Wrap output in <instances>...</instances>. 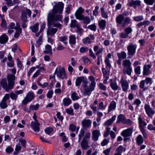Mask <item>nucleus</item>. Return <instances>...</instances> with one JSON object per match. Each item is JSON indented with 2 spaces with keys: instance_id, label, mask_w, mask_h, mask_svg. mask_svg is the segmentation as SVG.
<instances>
[{
  "instance_id": "774afa93",
  "label": "nucleus",
  "mask_w": 155,
  "mask_h": 155,
  "mask_svg": "<svg viewBox=\"0 0 155 155\" xmlns=\"http://www.w3.org/2000/svg\"><path fill=\"white\" fill-rule=\"evenodd\" d=\"M83 60L85 64H90L91 62V61L88 58H83Z\"/></svg>"
},
{
  "instance_id": "6e6552de",
  "label": "nucleus",
  "mask_w": 155,
  "mask_h": 155,
  "mask_svg": "<svg viewBox=\"0 0 155 155\" xmlns=\"http://www.w3.org/2000/svg\"><path fill=\"white\" fill-rule=\"evenodd\" d=\"M120 83L123 91L124 92H126L129 87V83L127 81L124 79V78L122 77L120 81Z\"/></svg>"
},
{
  "instance_id": "c03bdc74",
  "label": "nucleus",
  "mask_w": 155,
  "mask_h": 155,
  "mask_svg": "<svg viewBox=\"0 0 155 155\" xmlns=\"http://www.w3.org/2000/svg\"><path fill=\"white\" fill-rule=\"evenodd\" d=\"M22 12H24L25 14H26L27 15H28L29 18L31 17V12L30 9L27 8H25L24 10L22 11Z\"/></svg>"
},
{
  "instance_id": "0eeeda50",
  "label": "nucleus",
  "mask_w": 155,
  "mask_h": 155,
  "mask_svg": "<svg viewBox=\"0 0 155 155\" xmlns=\"http://www.w3.org/2000/svg\"><path fill=\"white\" fill-rule=\"evenodd\" d=\"M117 25V26H121L122 27L124 28L126 26L129 25L131 22V19L129 17H127L124 18L123 21H122L121 23L119 22V21L116 20Z\"/></svg>"
},
{
  "instance_id": "aec40b11",
  "label": "nucleus",
  "mask_w": 155,
  "mask_h": 155,
  "mask_svg": "<svg viewBox=\"0 0 155 155\" xmlns=\"http://www.w3.org/2000/svg\"><path fill=\"white\" fill-rule=\"evenodd\" d=\"M116 103L114 101H112L110 102L108 107V113L116 109Z\"/></svg>"
},
{
  "instance_id": "09e8293b",
  "label": "nucleus",
  "mask_w": 155,
  "mask_h": 155,
  "mask_svg": "<svg viewBox=\"0 0 155 155\" xmlns=\"http://www.w3.org/2000/svg\"><path fill=\"white\" fill-rule=\"evenodd\" d=\"M8 107V105L6 103V101L2 100L1 102H0V107L2 109H4Z\"/></svg>"
},
{
  "instance_id": "4d7b16f0",
  "label": "nucleus",
  "mask_w": 155,
  "mask_h": 155,
  "mask_svg": "<svg viewBox=\"0 0 155 155\" xmlns=\"http://www.w3.org/2000/svg\"><path fill=\"white\" fill-rule=\"evenodd\" d=\"M66 111L67 114L69 115L73 116L74 114L73 112V110L72 108H69L66 109Z\"/></svg>"
},
{
  "instance_id": "ddd939ff",
  "label": "nucleus",
  "mask_w": 155,
  "mask_h": 155,
  "mask_svg": "<svg viewBox=\"0 0 155 155\" xmlns=\"http://www.w3.org/2000/svg\"><path fill=\"white\" fill-rule=\"evenodd\" d=\"M50 25H48V27ZM58 31V29L48 27L47 30V35L48 36H53Z\"/></svg>"
},
{
  "instance_id": "5701e85b",
  "label": "nucleus",
  "mask_w": 155,
  "mask_h": 155,
  "mask_svg": "<svg viewBox=\"0 0 155 155\" xmlns=\"http://www.w3.org/2000/svg\"><path fill=\"white\" fill-rule=\"evenodd\" d=\"M44 52L45 54L52 55L53 52L51 46L48 44L47 45L45 46V50Z\"/></svg>"
},
{
  "instance_id": "680f3d73",
  "label": "nucleus",
  "mask_w": 155,
  "mask_h": 155,
  "mask_svg": "<svg viewBox=\"0 0 155 155\" xmlns=\"http://www.w3.org/2000/svg\"><path fill=\"white\" fill-rule=\"evenodd\" d=\"M98 86L100 89L103 91H105L106 89V87L102 83H99Z\"/></svg>"
},
{
  "instance_id": "5fc2aeb1",
  "label": "nucleus",
  "mask_w": 155,
  "mask_h": 155,
  "mask_svg": "<svg viewBox=\"0 0 155 155\" xmlns=\"http://www.w3.org/2000/svg\"><path fill=\"white\" fill-rule=\"evenodd\" d=\"M146 84H149L150 86L152 83L153 81L152 79L149 77H147L144 80Z\"/></svg>"
},
{
  "instance_id": "cd10ccee",
  "label": "nucleus",
  "mask_w": 155,
  "mask_h": 155,
  "mask_svg": "<svg viewBox=\"0 0 155 155\" xmlns=\"http://www.w3.org/2000/svg\"><path fill=\"white\" fill-rule=\"evenodd\" d=\"M69 43L71 45H74L76 43V37L73 35L69 36Z\"/></svg>"
},
{
  "instance_id": "9d476101",
  "label": "nucleus",
  "mask_w": 155,
  "mask_h": 155,
  "mask_svg": "<svg viewBox=\"0 0 155 155\" xmlns=\"http://www.w3.org/2000/svg\"><path fill=\"white\" fill-rule=\"evenodd\" d=\"M110 87L113 90L115 91L120 89V87L118 85L115 80L110 79Z\"/></svg>"
},
{
  "instance_id": "2f4dec72",
  "label": "nucleus",
  "mask_w": 155,
  "mask_h": 155,
  "mask_svg": "<svg viewBox=\"0 0 155 155\" xmlns=\"http://www.w3.org/2000/svg\"><path fill=\"white\" fill-rule=\"evenodd\" d=\"M136 141L137 144L140 145L143 143L144 141L141 135H139L136 138Z\"/></svg>"
},
{
  "instance_id": "a878e982",
  "label": "nucleus",
  "mask_w": 155,
  "mask_h": 155,
  "mask_svg": "<svg viewBox=\"0 0 155 155\" xmlns=\"http://www.w3.org/2000/svg\"><path fill=\"white\" fill-rule=\"evenodd\" d=\"M71 103V101L69 97L65 98L63 100V104L64 106H68Z\"/></svg>"
},
{
  "instance_id": "ea45409f",
  "label": "nucleus",
  "mask_w": 155,
  "mask_h": 155,
  "mask_svg": "<svg viewBox=\"0 0 155 155\" xmlns=\"http://www.w3.org/2000/svg\"><path fill=\"white\" fill-rule=\"evenodd\" d=\"M39 24L36 23L34 25L30 27V29L34 32H36L38 30Z\"/></svg>"
},
{
  "instance_id": "49530a36",
  "label": "nucleus",
  "mask_w": 155,
  "mask_h": 155,
  "mask_svg": "<svg viewBox=\"0 0 155 155\" xmlns=\"http://www.w3.org/2000/svg\"><path fill=\"white\" fill-rule=\"evenodd\" d=\"M78 24L75 20H72L70 26L71 28L77 27L78 26Z\"/></svg>"
},
{
  "instance_id": "39448f33",
  "label": "nucleus",
  "mask_w": 155,
  "mask_h": 155,
  "mask_svg": "<svg viewBox=\"0 0 155 155\" xmlns=\"http://www.w3.org/2000/svg\"><path fill=\"white\" fill-rule=\"evenodd\" d=\"M82 82L83 84H82V86L83 87H87V84L88 83V81L86 77L81 76L78 77L76 79L75 82V85L76 86H79Z\"/></svg>"
},
{
  "instance_id": "603ef678",
  "label": "nucleus",
  "mask_w": 155,
  "mask_h": 155,
  "mask_svg": "<svg viewBox=\"0 0 155 155\" xmlns=\"http://www.w3.org/2000/svg\"><path fill=\"white\" fill-rule=\"evenodd\" d=\"M10 96L12 99L16 101L18 97V96L15 92H11L10 94Z\"/></svg>"
},
{
  "instance_id": "f03ea898",
  "label": "nucleus",
  "mask_w": 155,
  "mask_h": 155,
  "mask_svg": "<svg viewBox=\"0 0 155 155\" xmlns=\"http://www.w3.org/2000/svg\"><path fill=\"white\" fill-rule=\"evenodd\" d=\"M88 79L89 81L91 82L89 87H84V93L85 95L89 96L92 91H93L95 88L96 82L93 76H89L88 77Z\"/></svg>"
},
{
  "instance_id": "338daca9",
  "label": "nucleus",
  "mask_w": 155,
  "mask_h": 155,
  "mask_svg": "<svg viewBox=\"0 0 155 155\" xmlns=\"http://www.w3.org/2000/svg\"><path fill=\"white\" fill-rule=\"evenodd\" d=\"M53 93L54 92L52 90H50L47 94V97L49 98H51Z\"/></svg>"
},
{
  "instance_id": "8fccbe9b",
  "label": "nucleus",
  "mask_w": 155,
  "mask_h": 155,
  "mask_svg": "<svg viewBox=\"0 0 155 155\" xmlns=\"http://www.w3.org/2000/svg\"><path fill=\"white\" fill-rule=\"evenodd\" d=\"M71 98L73 101L78 100L79 99V97L77 95V94L75 92H74L72 93Z\"/></svg>"
},
{
  "instance_id": "9b49d317",
  "label": "nucleus",
  "mask_w": 155,
  "mask_h": 155,
  "mask_svg": "<svg viewBox=\"0 0 155 155\" xmlns=\"http://www.w3.org/2000/svg\"><path fill=\"white\" fill-rule=\"evenodd\" d=\"M84 10L81 7H80L77 10L75 13V16L76 18L79 19L84 15L82 14L84 12Z\"/></svg>"
},
{
  "instance_id": "052dcab7",
  "label": "nucleus",
  "mask_w": 155,
  "mask_h": 155,
  "mask_svg": "<svg viewBox=\"0 0 155 155\" xmlns=\"http://www.w3.org/2000/svg\"><path fill=\"white\" fill-rule=\"evenodd\" d=\"M60 135L62 137V140L63 142H66L67 141L68 138L66 137V136L65 135L64 133L62 132Z\"/></svg>"
},
{
  "instance_id": "bb28decb",
  "label": "nucleus",
  "mask_w": 155,
  "mask_h": 155,
  "mask_svg": "<svg viewBox=\"0 0 155 155\" xmlns=\"http://www.w3.org/2000/svg\"><path fill=\"white\" fill-rule=\"evenodd\" d=\"M117 56L118 58L121 59H124L127 57V54L124 51H122L120 53H118L117 54Z\"/></svg>"
},
{
  "instance_id": "6e6d98bb",
  "label": "nucleus",
  "mask_w": 155,
  "mask_h": 155,
  "mask_svg": "<svg viewBox=\"0 0 155 155\" xmlns=\"http://www.w3.org/2000/svg\"><path fill=\"white\" fill-rule=\"evenodd\" d=\"M84 130L83 129H81V130L80 133L78 135V141L80 142L81 138L84 136Z\"/></svg>"
},
{
  "instance_id": "e433bc0d",
  "label": "nucleus",
  "mask_w": 155,
  "mask_h": 155,
  "mask_svg": "<svg viewBox=\"0 0 155 155\" xmlns=\"http://www.w3.org/2000/svg\"><path fill=\"white\" fill-rule=\"evenodd\" d=\"M8 40V37L5 35H3L0 37V43L4 44L7 42Z\"/></svg>"
},
{
  "instance_id": "4468645a",
  "label": "nucleus",
  "mask_w": 155,
  "mask_h": 155,
  "mask_svg": "<svg viewBox=\"0 0 155 155\" xmlns=\"http://www.w3.org/2000/svg\"><path fill=\"white\" fill-rule=\"evenodd\" d=\"M133 132V129L129 128L123 130L121 135L124 137H127L130 136Z\"/></svg>"
},
{
  "instance_id": "2eb2a0df",
  "label": "nucleus",
  "mask_w": 155,
  "mask_h": 155,
  "mask_svg": "<svg viewBox=\"0 0 155 155\" xmlns=\"http://www.w3.org/2000/svg\"><path fill=\"white\" fill-rule=\"evenodd\" d=\"M100 135L101 133L99 131L97 130H94L92 132V139L94 141H97L98 140Z\"/></svg>"
},
{
  "instance_id": "f3484780",
  "label": "nucleus",
  "mask_w": 155,
  "mask_h": 155,
  "mask_svg": "<svg viewBox=\"0 0 155 155\" xmlns=\"http://www.w3.org/2000/svg\"><path fill=\"white\" fill-rule=\"evenodd\" d=\"M31 125L35 131H39L40 129V127H39L40 124L38 121L36 122L32 121L31 123Z\"/></svg>"
},
{
  "instance_id": "e2e57ef3",
  "label": "nucleus",
  "mask_w": 155,
  "mask_h": 155,
  "mask_svg": "<svg viewBox=\"0 0 155 155\" xmlns=\"http://www.w3.org/2000/svg\"><path fill=\"white\" fill-rule=\"evenodd\" d=\"M16 32L14 34V37L15 38H18L19 35L21 33L22 29H19V30L16 29Z\"/></svg>"
},
{
  "instance_id": "1a4fd4ad",
  "label": "nucleus",
  "mask_w": 155,
  "mask_h": 155,
  "mask_svg": "<svg viewBox=\"0 0 155 155\" xmlns=\"http://www.w3.org/2000/svg\"><path fill=\"white\" fill-rule=\"evenodd\" d=\"M144 107L146 112L147 115L150 117H152V116L155 113L154 111L148 104H146L144 105Z\"/></svg>"
},
{
  "instance_id": "6ab92c4d",
  "label": "nucleus",
  "mask_w": 155,
  "mask_h": 155,
  "mask_svg": "<svg viewBox=\"0 0 155 155\" xmlns=\"http://www.w3.org/2000/svg\"><path fill=\"white\" fill-rule=\"evenodd\" d=\"M15 77V75L12 74L9 75L7 77L8 82L11 85L13 88L14 85Z\"/></svg>"
},
{
  "instance_id": "37998d69",
  "label": "nucleus",
  "mask_w": 155,
  "mask_h": 155,
  "mask_svg": "<svg viewBox=\"0 0 155 155\" xmlns=\"http://www.w3.org/2000/svg\"><path fill=\"white\" fill-rule=\"evenodd\" d=\"M59 40L60 41L63 42V43L66 45L68 44V42L66 41L68 39V37L66 36H63L60 37L59 38Z\"/></svg>"
},
{
  "instance_id": "79ce46f5",
  "label": "nucleus",
  "mask_w": 155,
  "mask_h": 155,
  "mask_svg": "<svg viewBox=\"0 0 155 155\" xmlns=\"http://www.w3.org/2000/svg\"><path fill=\"white\" fill-rule=\"evenodd\" d=\"M20 18L23 22H27L28 21V16L26 14H25L24 12H21Z\"/></svg>"
},
{
  "instance_id": "13d9d810",
  "label": "nucleus",
  "mask_w": 155,
  "mask_h": 155,
  "mask_svg": "<svg viewBox=\"0 0 155 155\" xmlns=\"http://www.w3.org/2000/svg\"><path fill=\"white\" fill-rule=\"evenodd\" d=\"M133 19L135 21H139L143 20V18L142 16H139L134 17Z\"/></svg>"
},
{
  "instance_id": "c9c22d12",
  "label": "nucleus",
  "mask_w": 155,
  "mask_h": 155,
  "mask_svg": "<svg viewBox=\"0 0 155 155\" xmlns=\"http://www.w3.org/2000/svg\"><path fill=\"white\" fill-rule=\"evenodd\" d=\"M131 63L129 60H125L123 61L122 65L123 67H131Z\"/></svg>"
},
{
  "instance_id": "a18cd8bd",
  "label": "nucleus",
  "mask_w": 155,
  "mask_h": 155,
  "mask_svg": "<svg viewBox=\"0 0 155 155\" xmlns=\"http://www.w3.org/2000/svg\"><path fill=\"white\" fill-rule=\"evenodd\" d=\"M150 24V22L147 20H146L138 23L137 24V26L140 27V26L143 25H149Z\"/></svg>"
},
{
  "instance_id": "58836bf2",
  "label": "nucleus",
  "mask_w": 155,
  "mask_h": 155,
  "mask_svg": "<svg viewBox=\"0 0 155 155\" xmlns=\"http://www.w3.org/2000/svg\"><path fill=\"white\" fill-rule=\"evenodd\" d=\"M140 1L139 0H131L130 3V6H140Z\"/></svg>"
},
{
  "instance_id": "7ed1b4c3",
  "label": "nucleus",
  "mask_w": 155,
  "mask_h": 155,
  "mask_svg": "<svg viewBox=\"0 0 155 155\" xmlns=\"http://www.w3.org/2000/svg\"><path fill=\"white\" fill-rule=\"evenodd\" d=\"M54 74H56L58 77L62 79L67 78V75L64 67L59 66L58 69V68H56L54 72Z\"/></svg>"
},
{
  "instance_id": "4c0bfd02",
  "label": "nucleus",
  "mask_w": 155,
  "mask_h": 155,
  "mask_svg": "<svg viewBox=\"0 0 155 155\" xmlns=\"http://www.w3.org/2000/svg\"><path fill=\"white\" fill-rule=\"evenodd\" d=\"M125 116L123 114H120L117 117V122L120 123V122L124 123L125 119Z\"/></svg>"
},
{
  "instance_id": "20e7f679",
  "label": "nucleus",
  "mask_w": 155,
  "mask_h": 155,
  "mask_svg": "<svg viewBox=\"0 0 155 155\" xmlns=\"http://www.w3.org/2000/svg\"><path fill=\"white\" fill-rule=\"evenodd\" d=\"M137 45L132 43H130L127 47L128 58H132L136 53Z\"/></svg>"
},
{
  "instance_id": "a19ab883",
  "label": "nucleus",
  "mask_w": 155,
  "mask_h": 155,
  "mask_svg": "<svg viewBox=\"0 0 155 155\" xmlns=\"http://www.w3.org/2000/svg\"><path fill=\"white\" fill-rule=\"evenodd\" d=\"M116 117V116H113L111 119L105 122L104 123V125L107 126L111 125L113 123V122L115 120Z\"/></svg>"
},
{
  "instance_id": "f704fd0d",
  "label": "nucleus",
  "mask_w": 155,
  "mask_h": 155,
  "mask_svg": "<svg viewBox=\"0 0 155 155\" xmlns=\"http://www.w3.org/2000/svg\"><path fill=\"white\" fill-rule=\"evenodd\" d=\"M98 25L100 28L102 30L104 29L106 26V21L104 20H101L98 22Z\"/></svg>"
},
{
  "instance_id": "bf43d9fd",
  "label": "nucleus",
  "mask_w": 155,
  "mask_h": 155,
  "mask_svg": "<svg viewBox=\"0 0 155 155\" xmlns=\"http://www.w3.org/2000/svg\"><path fill=\"white\" fill-rule=\"evenodd\" d=\"M124 31L128 35L132 32V29L130 27H129L126 28L124 29Z\"/></svg>"
},
{
  "instance_id": "f8f14e48",
  "label": "nucleus",
  "mask_w": 155,
  "mask_h": 155,
  "mask_svg": "<svg viewBox=\"0 0 155 155\" xmlns=\"http://www.w3.org/2000/svg\"><path fill=\"white\" fill-rule=\"evenodd\" d=\"M129 15V12L127 11L124 12L122 14H119L118 15L116 18V20L119 21V22L121 23L122 21H123L125 18L124 16H127Z\"/></svg>"
},
{
  "instance_id": "864d4df0",
  "label": "nucleus",
  "mask_w": 155,
  "mask_h": 155,
  "mask_svg": "<svg viewBox=\"0 0 155 155\" xmlns=\"http://www.w3.org/2000/svg\"><path fill=\"white\" fill-rule=\"evenodd\" d=\"M99 7L97 6H96L95 7L93 11V15L95 16H97L99 14L98 10Z\"/></svg>"
},
{
  "instance_id": "0e129e2a",
  "label": "nucleus",
  "mask_w": 155,
  "mask_h": 155,
  "mask_svg": "<svg viewBox=\"0 0 155 155\" xmlns=\"http://www.w3.org/2000/svg\"><path fill=\"white\" fill-rule=\"evenodd\" d=\"M53 130V129L51 127H48L45 129V133L48 134H50Z\"/></svg>"
},
{
  "instance_id": "b1692460",
  "label": "nucleus",
  "mask_w": 155,
  "mask_h": 155,
  "mask_svg": "<svg viewBox=\"0 0 155 155\" xmlns=\"http://www.w3.org/2000/svg\"><path fill=\"white\" fill-rule=\"evenodd\" d=\"M124 74H127L129 76H130L132 71V69L131 67H124L123 70Z\"/></svg>"
},
{
  "instance_id": "7c9ffc66",
  "label": "nucleus",
  "mask_w": 155,
  "mask_h": 155,
  "mask_svg": "<svg viewBox=\"0 0 155 155\" xmlns=\"http://www.w3.org/2000/svg\"><path fill=\"white\" fill-rule=\"evenodd\" d=\"M5 52L4 51H0V59H2L1 60V62L4 63L7 61V58L6 57L4 58L5 54Z\"/></svg>"
},
{
  "instance_id": "c85d7f7f",
  "label": "nucleus",
  "mask_w": 155,
  "mask_h": 155,
  "mask_svg": "<svg viewBox=\"0 0 155 155\" xmlns=\"http://www.w3.org/2000/svg\"><path fill=\"white\" fill-rule=\"evenodd\" d=\"M101 16L104 18L107 19L108 18V13L104 10V8L102 7L100 8Z\"/></svg>"
},
{
  "instance_id": "de8ad7c7",
  "label": "nucleus",
  "mask_w": 155,
  "mask_h": 155,
  "mask_svg": "<svg viewBox=\"0 0 155 155\" xmlns=\"http://www.w3.org/2000/svg\"><path fill=\"white\" fill-rule=\"evenodd\" d=\"M82 42L84 44H90L91 43V41L89 37H87L82 39Z\"/></svg>"
},
{
  "instance_id": "412c9836",
  "label": "nucleus",
  "mask_w": 155,
  "mask_h": 155,
  "mask_svg": "<svg viewBox=\"0 0 155 155\" xmlns=\"http://www.w3.org/2000/svg\"><path fill=\"white\" fill-rule=\"evenodd\" d=\"M138 122L139 124V127L140 129L144 128L143 127L145 126L147 124L143 120L141 116L140 115L138 118Z\"/></svg>"
},
{
  "instance_id": "72a5a7b5",
  "label": "nucleus",
  "mask_w": 155,
  "mask_h": 155,
  "mask_svg": "<svg viewBox=\"0 0 155 155\" xmlns=\"http://www.w3.org/2000/svg\"><path fill=\"white\" fill-rule=\"evenodd\" d=\"M26 97L30 101H31L33 100L35 97L34 93L32 92H29L27 94Z\"/></svg>"
},
{
  "instance_id": "473e14b6",
  "label": "nucleus",
  "mask_w": 155,
  "mask_h": 155,
  "mask_svg": "<svg viewBox=\"0 0 155 155\" xmlns=\"http://www.w3.org/2000/svg\"><path fill=\"white\" fill-rule=\"evenodd\" d=\"M126 148L122 145L119 146L116 149V152L121 155L123 152H125Z\"/></svg>"
},
{
  "instance_id": "c756f323",
  "label": "nucleus",
  "mask_w": 155,
  "mask_h": 155,
  "mask_svg": "<svg viewBox=\"0 0 155 155\" xmlns=\"http://www.w3.org/2000/svg\"><path fill=\"white\" fill-rule=\"evenodd\" d=\"M81 20H83V22L87 24H89L91 22V19L87 16H84V15L79 19Z\"/></svg>"
},
{
  "instance_id": "4be33fe9",
  "label": "nucleus",
  "mask_w": 155,
  "mask_h": 155,
  "mask_svg": "<svg viewBox=\"0 0 155 155\" xmlns=\"http://www.w3.org/2000/svg\"><path fill=\"white\" fill-rule=\"evenodd\" d=\"M151 65L150 64L145 65L143 68V75H147L150 74Z\"/></svg>"
},
{
  "instance_id": "a211bd4d",
  "label": "nucleus",
  "mask_w": 155,
  "mask_h": 155,
  "mask_svg": "<svg viewBox=\"0 0 155 155\" xmlns=\"http://www.w3.org/2000/svg\"><path fill=\"white\" fill-rule=\"evenodd\" d=\"M81 145L82 149L85 150H87L90 147L87 140L85 139V138H83L81 142Z\"/></svg>"
},
{
  "instance_id": "dca6fc26",
  "label": "nucleus",
  "mask_w": 155,
  "mask_h": 155,
  "mask_svg": "<svg viewBox=\"0 0 155 155\" xmlns=\"http://www.w3.org/2000/svg\"><path fill=\"white\" fill-rule=\"evenodd\" d=\"M92 122L90 120L84 119L82 122V127L84 128H88L91 124Z\"/></svg>"
},
{
  "instance_id": "423d86ee",
  "label": "nucleus",
  "mask_w": 155,
  "mask_h": 155,
  "mask_svg": "<svg viewBox=\"0 0 155 155\" xmlns=\"http://www.w3.org/2000/svg\"><path fill=\"white\" fill-rule=\"evenodd\" d=\"M0 84L2 87L6 92L9 91L10 90L13 89L12 86L8 82V84L7 80L6 78H4L2 79L0 81Z\"/></svg>"
},
{
  "instance_id": "3c124183",
  "label": "nucleus",
  "mask_w": 155,
  "mask_h": 155,
  "mask_svg": "<svg viewBox=\"0 0 155 155\" xmlns=\"http://www.w3.org/2000/svg\"><path fill=\"white\" fill-rule=\"evenodd\" d=\"M39 105L38 104H37L35 105H32L29 106V108L31 111L33 110H36L39 107Z\"/></svg>"
},
{
  "instance_id": "f257e3e1",
  "label": "nucleus",
  "mask_w": 155,
  "mask_h": 155,
  "mask_svg": "<svg viewBox=\"0 0 155 155\" xmlns=\"http://www.w3.org/2000/svg\"><path fill=\"white\" fill-rule=\"evenodd\" d=\"M64 4L62 2L56 3L53 6V9L48 13L47 17L48 25H53L54 27L61 28L62 25L57 21H62L63 18L61 15L63 12Z\"/></svg>"
},
{
  "instance_id": "393cba45",
  "label": "nucleus",
  "mask_w": 155,
  "mask_h": 155,
  "mask_svg": "<svg viewBox=\"0 0 155 155\" xmlns=\"http://www.w3.org/2000/svg\"><path fill=\"white\" fill-rule=\"evenodd\" d=\"M111 53H108L107 54L105 60V63L106 64L107 67L110 68L111 67V64L110 63L109 58L111 57Z\"/></svg>"
},
{
  "instance_id": "69168bd1",
  "label": "nucleus",
  "mask_w": 155,
  "mask_h": 155,
  "mask_svg": "<svg viewBox=\"0 0 155 155\" xmlns=\"http://www.w3.org/2000/svg\"><path fill=\"white\" fill-rule=\"evenodd\" d=\"M141 103V101H140L138 99H136L134 101V104H136V107H138L139 106V105Z\"/></svg>"
}]
</instances>
